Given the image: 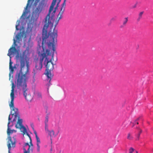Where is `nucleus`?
I'll return each mask as SVG.
<instances>
[{
    "label": "nucleus",
    "mask_w": 153,
    "mask_h": 153,
    "mask_svg": "<svg viewBox=\"0 0 153 153\" xmlns=\"http://www.w3.org/2000/svg\"><path fill=\"white\" fill-rule=\"evenodd\" d=\"M16 43V41L15 39H14V44H15Z\"/></svg>",
    "instance_id": "39"
},
{
    "label": "nucleus",
    "mask_w": 153,
    "mask_h": 153,
    "mask_svg": "<svg viewBox=\"0 0 153 153\" xmlns=\"http://www.w3.org/2000/svg\"><path fill=\"white\" fill-rule=\"evenodd\" d=\"M32 127L34 131V133L35 134L36 137H38L37 136V132H36V131L34 129V128L33 127Z\"/></svg>",
    "instance_id": "30"
},
{
    "label": "nucleus",
    "mask_w": 153,
    "mask_h": 153,
    "mask_svg": "<svg viewBox=\"0 0 153 153\" xmlns=\"http://www.w3.org/2000/svg\"><path fill=\"white\" fill-rule=\"evenodd\" d=\"M36 145H39L41 143L40 139L38 137H36Z\"/></svg>",
    "instance_id": "23"
},
{
    "label": "nucleus",
    "mask_w": 153,
    "mask_h": 153,
    "mask_svg": "<svg viewBox=\"0 0 153 153\" xmlns=\"http://www.w3.org/2000/svg\"><path fill=\"white\" fill-rule=\"evenodd\" d=\"M44 4L43 2H40L33 12V13L36 15L39 16L44 8Z\"/></svg>",
    "instance_id": "8"
},
{
    "label": "nucleus",
    "mask_w": 153,
    "mask_h": 153,
    "mask_svg": "<svg viewBox=\"0 0 153 153\" xmlns=\"http://www.w3.org/2000/svg\"><path fill=\"white\" fill-rule=\"evenodd\" d=\"M59 20H58V19H57L56 20V22H55V26H56V25H57L58 24V23L59 22Z\"/></svg>",
    "instance_id": "34"
},
{
    "label": "nucleus",
    "mask_w": 153,
    "mask_h": 153,
    "mask_svg": "<svg viewBox=\"0 0 153 153\" xmlns=\"http://www.w3.org/2000/svg\"><path fill=\"white\" fill-rule=\"evenodd\" d=\"M18 26V25H16V29L17 30H19V29L17 28V27Z\"/></svg>",
    "instance_id": "36"
},
{
    "label": "nucleus",
    "mask_w": 153,
    "mask_h": 153,
    "mask_svg": "<svg viewBox=\"0 0 153 153\" xmlns=\"http://www.w3.org/2000/svg\"><path fill=\"white\" fill-rule=\"evenodd\" d=\"M15 88V85L13 82L12 83L11 90L10 94L12 102H13V100L14 99V89Z\"/></svg>",
    "instance_id": "11"
},
{
    "label": "nucleus",
    "mask_w": 153,
    "mask_h": 153,
    "mask_svg": "<svg viewBox=\"0 0 153 153\" xmlns=\"http://www.w3.org/2000/svg\"><path fill=\"white\" fill-rule=\"evenodd\" d=\"M36 96L38 98H42V94L40 93H37L36 94Z\"/></svg>",
    "instance_id": "26"
},
{
    "label": "nucleus",
    "mask_w": 153,
    "mask_h": 153,
    "mask_svg": "<svg viewBox=\"0 0 153 153\" xmlns=\"http://www.w3.org/2000/svg\"><path fill=\"white\" fill-rule=\"evenodd\" d=\"M140 117H139L138 118H137L136 120H135L134 122H136L138 121V120H140Z\"/></svg>",
    "instance_id": "35"
},
{
    "label": "nucleus",
    "mask_w": 153,
    "mask_h": 153,
    "mask_svg": "<svg viewBox=\"0 0 153 153\" xmlns=\"http://www.w3.org/2000/svg\"><path fill=\"white\" fill-rule=\"evenodd\" d=\"M65 0H64V1L61 7H63L65 9V7L66 6V3H65Z\"/></svg>",
    "instance_id": "24"
},
{
    "label": "nucleus",
    "mask_w": 153,
    "mask_h": 153,
    "mask_svg": "<svg viewBox=\"0 0 153 153\" xmlns=\"http://www.w3.org/2000/svg\"><path fill=\"white\" fill-rule=\"evenodd\" d=\"M56 11V10H54L52 13H53L54 14L55 13Z\"/></svg>",
    "instance_id": "37"
},
{
    "label": "nucleus",
    "mask_w": 153,
    "mask_h": 153,
    "mask_svg": "<svg viewBox=\"0 0 153 153\" xmlns=\"http://www.w3.org/2000/svg\"><path fill=\"white\" fill-rule=\"evenodd\" d=\"M135 123H136L137 124H139V123L138 122H135Z\"/></svg>",
    "instance_id": "43"
},
{
    "label": "nucleus",
    "mask_w": 153,
    "mask_h": 153,
    "mask_svg": "<svg viewBox=\"0 0 153 153\" xmlns=\"http://www.w3.org/2000/svg\"><path fill=\"white\" fill-rule=\"evenodd\" d=\"M46 132L47 133L49 136L51 137L54 136L55 134L54 131L53 130L50 131L48 129V127L45 128Z\"/></svg>",
    "instance_id": "12"
},
{
    "label": "nucleus",
    "mask_w": 153,
    "mask_h": 153,
    "mask_svg": "<svg viewBox=\"0 0 153 153\" xmlns=\"http://www.w3.org/2000/svg\"><path fill=\"white\" fill-rule=\"evenodd\" d=\"M59 3H57V5H56V7H57L59 6Z\"/></svg>",
    "instance_id": "40"
},
{
    "label": "nucleus",
    "mask_w": 153,
    "mask_h": 153,
    "mask_svg": "<svg viewBox=\"0 0 153 153\" xmlns=\"http://www.w3.org/2000/svg\"><path fill=\"white\" fill-rule=\"evenodd\" d=\"M61 0H58L59 1L58 3H60V2H61Z\"/></svg>",
    "instance_id": "42"
},
{
    "label": "nucleus",
    "mask_w": 153,
    "mask_h": 153,
    "mask_svg": "<svg viewBox=\"0 0 153 153\" xmlns=\"http://www.w3.org/2000/svg\"><path fill=\"white\" fill-rule=\"evenodd\" d=\"M16 39L17 40H19L20 39V36L19 34L17 35H16Z\"/></svg>",
    "instance_id": "31"
},
{
    "label": "nucleus",
    "mask_w": 153,
    "mask_h": 153,
    "mask_svg": "<svg viewBox=\"0 0 153 153\" xmlns=\"http://www.w3.org/2000/svg\"><path fill=\"white\" fill-rule=\"evenodd\" d=\"M62 18V15L58 14L57 19H58V20H60Z\"/></svg>",
    "instance_id": "28"
},
{
    "label": "nucleus",
    "mask_w": 153,
    "mask_h": 153,
    "mask_svg": "<svg viewBox=\"0 0 153 153\" xmlns=\"http://www.w3.org/2000/svg\"><path fill=\"white\" fill-rule=\"evenodd\" d=\"M116 18L115 17H113L111 19L110 21L113 22L115 21Z\"/></svg>",
    "instance_id": "32"
},
{
    "label": "nucleus",
    "mask_w": 153,
    "mask_h": 153,
    "mask_svg": "<svg viewBox=\"0 0 153 153\" xmlns=\"http://www.w3.org/2000/svg\"><path fill=\"white\" fill-rule=\"evenodd\" d=\"M36 73V72L35 71V69H34L32 72V74H33V78H34V77H35V76Z\"/></svg>",
    "instance_id": "29"
},
{
    "label": "nucleus",
    "mask_w": 153,
    "mask_h": 153,
    "mask_svg": "<svg viewBox=\"0 0 153 153\" xmlns=\"http://www.w3.org/2000/svg\"><path fill=\"white\" fill-rule=\"evenodd\" d=\"M57 8H58V7H55V9H54V10H56L57 9Z\"/></svg>",
    "instance_id": "38"
},
{
    "label": "nucleus",
    "mask_w": 153,
    "mask_h": 153,
    "mask_svg": "<svg viewBox=\"0 0 153 153\" xmlns=\"http://www.w3.org/2000/svg\"><path fill=\"white\" fill-rule=\"evenodd\" d=\"M65 9L63 7H61L60 10L58 14L62 15Z\"/></svg>",
    "instance_id": "22"
},
{
    "label": "nucleus",
    "mask_w": 153,
    "mask_h": 153,
    "mask_svg": "<svg viewBox=\"0 0 153 153\" xmlns=\"http://www.w3.org/2000/svg\"><path fill=\"white\" fill-rule=\"evenodd\" d=\"M26 51H24L22 54L20 56V62L21 69L19 72L17 73L16 75V87L18 89L22 88L23 91V94L26 100L30 101L32 99V97L30 94H27L26 91H27L26 81L28 78L27 75H29V70L27 66V70L25 74H23L22 70L25 66V60L27 58L26 55Z\"/></svg>",
    "instance_id": "1"
},
{
    "label": "nucleus",
    "mask_w": 153,
    "mask_h": 153,
    "mask_svg": "<svg viewBox=\"0 0 153 153\" xmlns=\"http://www.w3.org/2000/svg\"><path fill=\"white\" fill-rule=\"evenodd\" d=\"M37 145V150L38 152H39L40 151V146L39 145Z\"/></svg>",
    "instance_id": "25"
},
{
    "label": "nucleus",
    "mask_w": 153,
    "mask_h": 153,
    "mask_svg": "<svg viewBox=\"0 0 153 153\" xmlns=\"http://www.w3.org/2000/svg\"><path fill=\"white\" fill-rule=\"evenodd\" d=\"M134 149L132 147H131L129 149V153H133Z\"/></svg>",
    "instance_id": "27"
},
{
    "label": "nucleus",
    "mask_w": 153,
    "mask_h": 153,
    "mask_svg": "<svg viewBox=\"0 0 153 153\" xmlns=\"http://www.w3.org/2000/svg\"><path fill=\"white\" fill-rule=\"evenodd\" d=\"M29 146V148L28 149L27 151H26V149L25 148H24L23 149L24 151V153H29V152H30V146L29 145V144L28 143H25V146ZM32 147H33V146H32V147L30 149L31 150H32V149H33Z\"/></svg>",
    "instance_id": "13"
},
{
    "label": "nucleus",
    "mask_w": 153,
    "mask_h": 153,
    "mask_svg": "<svg viewBox=\"0 0 153 153\" xmlns=\"http://www.w3.org/2000/svg\"><path fill=\"white\" fill-rule=\"evenodd\" d=\"M128 17H125L124 18L123 21V24L122 25L120 26L121 27H123L125 26L128 22Z\"/></svg>",
    "instance_id": "15"
},
{
    "label": "nucleus",
    "mask_w": 153,
    "mask_h": 153,
    "mask_svg": "<svg viewBox=\"0 0 153 153\" xmlns=\"http://www.w3.org/2000/svg\"><path fill=\"white\" fill-rule=\"evenodd\" d=\"M56 0H53L51 4L48 13L45 18L44 23L45 24L44 26V29H47L49 25L51 24V20L53 19L52 17L50 18V15L51 11L53 10L54 6L56 4ZM66 0H65V1Z\"/></svg>",
    "instance_id": "4"
},
{
    "label": "nucleus",
    "mask_w": 153,
    "mask_h": 153,
    "mask_svg": "<svg viewBox=\"0 0 153 153\" xmlns=\"http://www.w3.org/2000/svg\"><path fill=\"white\" fill-rule=\"evenodd\" d=\"M14 100H13V102H12L11 100L10 103L9 104V105L11 109L14 111V112L12 115H14V116L16 117L18 116H19L18 110V108L14 107Z\"/></svg>",
    "instance_id": "9"
},
{
    "label": "nucleus",
    "mask_w": 153,
    "mask_h": 153,
    "mask_svg": "<svg viewBox=\"0 0 153 153\" xmlns=\"http://www.w3.org/2000/svg\"><path fill=\"white\" fill-rule=\"evenodd\" d=\"M7 145L8 150L10 151L11 148H14L15 147L16 138L15 137H11L10 136H9L7 137Z\"/></svg>",
    "instance_id": "6"
},
{
    "label": "nucleus",
    "mask_w": 153,
    "mask_h": 153,
    "mask_svg": "<svg viewBox=\"0 0 153 153\" xmlns=\"http://www.w3.org/2000/svg\"><path fill=\"white\" fill-rule=\"evenodd\" d=\"M135 122H134V123H133V127L135 125Z\"/></svg>",
    "instance_id": "41"
},
{
    "label": "nucleus",
    "mask_w": 153,
    "mask_h": 153,
    "mask_svg": "<svg viewBox=\"0 0 153 153\" xmlns=\"http://www.w3.org/2000/svg\"><path fill=\"white\" fill-rule=\"evenodd\" d=\"M143 13V12H140L139 14L138 18L137 19V21L138 22H139L140 19H142V15Z\"/></svg>",
    "instance_id": "19"
},
{
    "label": "nucleus",
    "mask_w": 153,
    "mask_h": 153,
    "mask_svg": "<svg viewBox=\"0 0 153 153\" xmlns=\"http://www.w3.org/2000/svg\"><path fill=\"white\" fill-rule=\"evenodd\" d=\"M17 50L15 47H13L11 48L9 50L8 53L7 54L8 56L10 57L9 63V69L12 73L14 71V68L12 66L13 62L11 61L10 56L16 52Z\"/></svg>",
    "instance_id": "7"
},
{
    "label": "nucleus",
    "mask_w": 153,
    "mask_h": 153,
    "mask_svg": "<svg viewBox=\"0 0 153 153\" xmlns=\"http://www.w3.org/2000/svg\"><path fill=\"white\" fill-rule=\"evenodd\" d=\"M138 153L136 151V153Z\"/></svg>",
    "instance_id": "46"
},
{
    "label": "nucleus",
    "mask_w": 153,
    "mask_h": 153,
    "mask_svg": "<svg viewBox=\"0 0 153 153\" xmlns=\"http://www.w3.org/2000/svg\"><path fill=\"white\" fill-rule=\"evenodd\" d=\"M48 37L47 29L43 28L42 33V47L40 46L38 49V54L39 56V59H37L35 61L36 65L35 68L36 70H40L42 67V62L45 57L46 54L50 55L51 52L50 51L48 50H45V47L44 45L46 43V41Z\"/></svg>",
    "instance_id": "2"
},
{
    "label": "nucleus",
    "mask_w": 153,
    "mask_h": 153,
    "mask_svg": "<svg viewBox=\"0 0 153 153\" xmlns=\"http://www.w3.org/2000/svg\"><path fill=\"white\" fill-rule=\"evenodd\" d=\"M19 128L20 129L21 131L23 133V134H25L26 133H27L26 129L23 126H20Z\"/></svg>",
    "instance_id": "16"
},
{
    "label": "nucleus",
    "mask_w": 153,
    "mask_h": 153,
    "mask_svg": "<svg viewBox=\"0 0 153 153\" xmlns=\"http://www.w3.org/2000/svg\"><path fill=\"white\" fill-rule=\"evenodd\" d=\"M48 115H46L45 117V128L48 127Z\"/></svg>",
    "instance_id": "17"
},
{
    "label": "nucleus",
    "mask_w": 153,
    "mask_h": 153,
    "mask_svg": "<svg viewBox=\"0 0 153 153\" xmlns=\"http://www.w3.org/2000/svg\"><path fill=\"white\" fill-rule=\"evenodd\" d=\"M127 139L129 140H131L133 139V137L130 133H128L127 135Z\"/></svg>",
    "instance_id": "20"
},
{
    "label": "nucleus",
    "mask_w": 153,
    "mask_h": 153,
    "mask_svg": "<svg viewBox=\"0 0 153 153\" xmlns=\"http://www.w3.org/2000/svg\"><path fill=\"white\" fill-rule=\"evenodd\" d=\"M30 0H28V1H27V6H26V9H27V8L28 7L29 5V3H30Z\"/></svg>",
    "instance_id": "33"
},
{
    "label": "nucleus",
    "mask_w": 153,
    "mask_h": 153,
    "mask_svg": "<svg viewBox=\"0 0 153 153\" xmlns=\"http://www.w3.org/2000/svg\"><path fill=\"white\" fill-rule=\"evenodd\" d=\"M53 60V54L51 55V53L50 55L46 54L45 59L44 62V64L46 67L45 74L47 77V80L49 82L48 84V86L51 84L50 82L52 78L53 75L51 73V71L54 69V65L52 61Z\"/></svg>",
    "instance_id": "3"
},
{
    "label": "nucleus",
    "mask_w": 153,
    "mask_h": 153,
    "mask_svg": "<svg viewBox=\"0 0 153 153\" xmlns=\"http://www.w3.org/2000/svg\"><path fill=\"white\" fill-rule=\"evenodd\" d=\"M57 36V31L54 29L53 32L51 34V37L52 38L51 42H50L48 43V47L49 48H52L53 51V53H54L55 51V43L56 42V38Z\"/></svg>",
    "instance_id": "5"
},
{
    "label": "nucleus",
    "mask_w": 153,
    "mask_h": 153,
    "mask_svg": "<svg viewBox=\"0 0 153 153\" xmlns=\"http://www.w3.org/2000/svg\"><path fill=\"white\" fill-rule=\"evenodd\" d=\"M10 114L9 115L8 117V122L7 124V133L8 136H10V134L13 132H16V131L14 129L11 130L10 128L9 124H10V120L11 118H10Z\"/></svg>",
    "instance_id": "10"
},
{
    "label": "nucleus",
    "mask_w": 153,
    "mask_h": 153,
    "mask_svg": "<svg viewBox=\"0 0 153 153\" xmlns=\"http://www.w3.org/2000/svg\"><path fill=\"white\" fill-rule=\"evenodd\" d=\"M10 151L8 150V153H11Z\"/></svg>",
    "instance_id": "44"
},
{
    "label": "nucleus",
    "mask_w": 153,
    "mask_h": 153,
    "mask_svg": "<svg viewBox=\"0 0 153 153\" xmlns=\"http://www.w3.org/2000/svg\"><path fill=\"white\" fill-rule=\"evenodd\" d=\"M137 129L138 130V133L137 135V140L139 139L140 134L142 133V130L140 128V127H137Z\"/></svg>",
    "instance_id": "18"
},
{
    "label": "nucleus",
    "mask_w": 153,
    "mask_h": 153,
    "mask_svg": "<svg viewBox=\"0 0 153 153\" xmlns=\"http://www.w3.org/2000/svg\"><path fill=\"white\" fill-rule=\"evenodd\" d=\"M22 119H19L17 124L16 125V128H19L20 126H23L22 125Z\"/></svg>",
    "instance_id": "14"
},
{
    "label": "nucleus",
    "mask_w": 153,
    "mask_h": 153,
    "mask_svg": "<svg viewBox=\"0 0 153 153\" xmlns=\"http://www.w3.org/2000/svg\"><path fill=\"white\" fill-rule=\"evenodd\" d=\"M61 151L60 150L59 153H61Z\"/></svg>",
    "instance_id": "45"
},
{
    "label": "nucleus",
    "mask_w": 153,
    "mask_h": 153,
    "mask_svg": "<svg viewBox=\"0 0 153 153\" xmlns=\"http://www.w3.org/2000/svg\"><path fill=\"white\" fill-rule=\"evenodd\" d=\"M25 133L29 137L30 140V144L31 146H33V145L32 142V140L31 137L30 136L29 134L27 132V133Z\"/></svg>",
    "instance_id": "21"
}]
</instances>
